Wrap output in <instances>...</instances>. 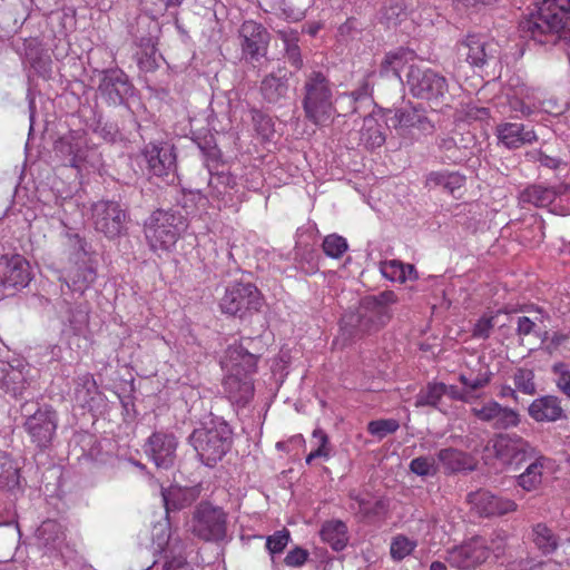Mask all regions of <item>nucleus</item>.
Here are the masks:
<instances>
[{
    "mask_svg": "<svg viewBox=\"0 0 570 570\" xmlns=\"http://www.w3.org/2000/svg\"><path fill=\"white\" fill-rule=\"evenodd\" d=\"M253 343V338L246 337L238 343L230 344L222 361V365L227 372L223 380L224 393L233 404L239 406L248 404L254 396L252 375L257 370L261 354L249 351Z\"/></svg>",
    "mask_w": 570,
    "mask_h": 570,
    "instance_id": "f257e3e1",
    "label": "nucleus"
},
{
    "mask_svg": "<svg viewBox=\"0 0 570 570\" xmlns=\"http://www.w3.org/2000/svg\"><path fill=\"white\" fill-rule=\"evenodd\" d=\"M399 303L393 291L363 297L354 311L343 314L340 331L345 341L361 340L381 331L392 318L391 306Z\"/></svg>",
    "mask_w": 570,
    "mask_h": 570,
    "instance_id": "f03ea898",
    "label": "nucleus"
},
{
    "mask_svg": "<svg viewBox=\"0 0 570 570\" xmlns=\"http://www.w3.org/2000/svg\"><path fill=\"white\" fill-rule=\"evenodd\" d=\"M337 101L341 99L334 98V86L324 71L304 72L302 108L306 120L317 127L328 126L335 117L342 116L336 108Z\"/></svg>",
    "mask_w": 570,
    "mask_h": 570,
    "instance_id": "7ed1b4c3",
    "label": "nucleus"
},
{
    "mask_svg": "<svg viewBox=\"0 0 570 570\" xmlns=\"http://www.w3.org/2000/svg\"><path fill=\"white\" fill-rule=\"evenodd\" d=\"M521 38L535 45L553 46L561 39H570V21L556 0H542L537 10L519 23Z\"/></svg>",
    "mask_w": 570,
    "mask_h": 570,
    "instance_id": "20e7f679",
    "label": "nucleus"
},
{
    "mask_svg": "<svg viewBox=\"0 0 570 570\" xmlns=\"http://www.w3.org/2000/svg\"><path fill=\"white\" fill-rule=\"evenodd\" d=\"M189 443L197 453L199 461L213 468L229 452L233 445V430L219 416L209 420L193 431Z\"/></svg>",
    "mask_w": 570,
    "mask_h": 570,
    "instance_id": "39448f33",
    "label": "nucleus"
},
{
    "mask_svg": "<svg viewBox=\"0 0 570 570\" xmlns=\"http://www.w3.org/2000/svg\"><path fill=\"white\" fill-rule=\"evenodd\" d=\"M23 429L39 449L51 445L58 428V414L51 405L28 400L20 405Z\"/></svg>",
    "mask_w": 570,
    "mask_h": 570,
    "instance_id": "423d86ee",
    "label": "nucleus"
},
{
    "mask_svg": "<svg viewBox=\"0 0 570 570\" xmlns=\"http://www.w3.org/2000/svg\"><path fill=\"white\" fill-rule=\"evenodd\" d=\"M187 228V219L180 210L157 209L145 225V236L153 250L169 249Z\"/></svg>",
    "mask_w": 570,
    "mask_h": 570,
    "instance_id": "0eeeda50",
    "label": "nucleus"
},
{
    "mask_svg": "<svg viewBox=\"0 0 570 570\" xmlns=\"http://www.w3.org/2000/svg\"><path fill=\"white\" fill-rule=\"evenodd\" d=\"M33 368L20 356L0 358V395L13 400L27 396L36 383Z\"/></svg>",
    "mask_w": 570,
    "mask_h": 570,
    "instance_id": "6e6552de",
    "label": "nucleus"
},
{
    "mask_svg": "<svg viewBox=\"0 0 570 570\" xmlns=\"http://www.w3.org/2000/svg\"><path fill=\"white\" fill-rule=\"evenodd\" d=\"M191 532L207 542H219L226 538L227 515L222 508L202 502L191 519Z\"/></svg>",
    "mask_w": 570,
    "mask_h": 570,
    "instance_id": "1a4fd4ad",
    "label": "nucleus"
},
{
    "mask_svg": "<svg viewBox=\"0 0 570 570\" xmlns=\"http://www.w3.org/2000/svg\"><path fill=\"white\" fill-rule=\"evenodd\" d=\"M409 90L415 98L440 100L449 90L444 76L431 68L411 65L406 75Z\"/></svg>",
    "mask_w": 570,
    "mask_h": 570,
    "instance_id": "9d476101",
    "label": "nucleus"
},
{
    "mask_svg": "<svg viewBox=\"0 0 570 570\" xmlns=\"http://www.w3.org/2000/svg\"><path fill=\"white\" fill-rule=\"evenodd\" d=\"M219 306L224 314L243 317L247 312L259 309L261 293L252 283L236 282L226 287Z\"/></svg>",
    "mask_w": 570,
    "mask_h": 570,
    "instance_id": "9b49d317",
    "label": "nucleus"
},
{
    "mask_svg": "<svg viewBox=\"0 0 570 570\" xmlns=\"http://www.w3.org/2000/svg\"><path fill=\"white\" fill-rule=\"evenodd\" d=\"M495 458L503 464L520 468L537 455L538 449L517 433H499L493 439Z\"/></svg>",
    "mask_w": 570,
    "mask_h": 570,
    "instance_id": "f8f14e48",
    "label": "nucleus"
},
{
    "mask_svg": "<svg viewBox=\"0 0 570 570\" xmlns=\"http://www.w3.org/2000/svg\"><path fill=\"white\" fill-rule=\"evenodd\" d=\"M91 220L97 232L114 239L125 232L126 213L114 200H99L91 206Z\"/></svg>",
    "mask_w": 570,
    "mask_h": 570,
    "instance_id": "ddd939ff",
    "label": "nucleus"
},
{
    "mask_svg": "<svg viewBox=\"0 0 570 570\" xmlns=\"http://www.w3.org/2000/svg\"><path fill=\"white\" fill-rule=\"evenodd\" d=\"M238 39L243 57L254 62L266 56L271 35L262 23L246 20L238 30Z\"/></svg>",
    "mask_w": 570,
    "mask_h": 570,
    "instance_id": "4468645a",
    "label": "nucleus"
},
{
    "mask_svg": "<svg viewBox=\"0 0 570 570\" xmlns=\"http://www.w3.org/2000/svg\"><path fill=\"white\" fill-rule=\"evenodd\" d=\"M490 549L482 537H473L448 550L446 562L458 569H473L489 558Z\"/></svg>",
    "mask_w": 570,
    "mask_h": 570,
    "instance_id": "2eb2a0df",
    "label": "nucleus"
},
{
    "mask_svg": "<svg viewBox=\"0 0 570 570\" xmlns=\"http://www.w3.org/2000/svg\"><path fill=\"white\" fill-rule=\"evenodd\" d=\"M177 438L169 432L155 431L146 441L144 451L158 469L168 470L174 466Z\"/></svg>",
    "mask_w": 570,
    "mask_h": 570,
    "instance_id": "dca6fc26",
    "label": "nucleus"
},
{
    "mask_svg": "<svg viewBox=\"0 0 570 570\" xmlns=\"http://www.w3.org/2000/svg\"><path fill=\"white\" fill-rule=\"evenodd\" d=\"M459 50L472 67H483L500 57L499 43L481 35H468Z\"/></svg>",
    "mask_w": 570,
    "mask_h": 570,
    "instance_id": "f3484780",
    "label": "nucleus"
},
{
    "mask_svg": "<svg viewBox=\"0 0 570 570\" xmlns=\"http://www.w3.org/2000/svg\"><path fill=\"white\" fill-rule=\"evenodd\" d=\"M466 501L480 517L484 518L502 517L518 510L515 501L495 495L485 489L470 492L466 495Z\"/></svg>",
    "mask_w": 570,
    "mask_h": 570,
    "instance_id": "a211bd4d",
    "label": "nucleus"
},
{
    "mask_svg": "<svg viewBox=\"0 0 570 570\" xmlns=\"http://www.w3.org/2000/svg\"><path fill=\"white\" fill-rule=\"evenodd\" d=\"M131 90L132 86L121 69L114 68L100 72L98 92L108 105H122Z\"/></svg>",
    "mask_w": 570,
    "mask_h": 570,
    "instance_id": "6ab92c4d",
    "label": "nucleus"
},
{
    "mask_svg": "<svg viewBox=\"0 0 570 570\" xmlns=\"http://www.w3.org/2000/svg\"><path fill=\"white\" fill-rule=\"evenodd\" d=\"M141 154L148 165L149 171L158 177L169 176L175 174L176 153L174 145L165 141H150L145 145Z\"/></svg>",
    "mask_w": 570,
    "mask_h": 570,
    "instance_id": "aec40b11",
    "label": "nucleus"
},
{
    "mask_svg": "<svg viewBox=\"0 0 570 570\" xmlns=\"http://www.w3.org/2000/svg\"><path fill=\"white\" fill-rule=\"evenodd\" d=\"M383 117L385 125L396 130L416 128L422 132H432L434 128L432 121L426 116L425 109L421 106L387 109Z\"/></svg>",
    "mask_w": 570,
    "mask_h": 570,
    "instance_id": "412c9836",
    "label": "nucleus"
},
{
    "mask_svg": "<svg viewBox=\"0 0 570 570\" xmlns=\"http://www.w3.org/2000/svg\"><path fill=\"white\" fill-rule=\"evenodd\" d=\"M471 413L481 422L489 423L494 430L517 428L521 422L518 411L502 406L494 400L488 401L481 406L472 407Z\"/></svg>",
    "mask_w": 570,
    "mask_h": 570,
    "instance_id": "4be33fe9",
    "label": "nucleus"
},
{
    "mask_svg": "<svg viewBox=\"0 0 570 570\" xmlns=\"http://www.w3.org/2000/svg\"><path fill=\"white\" fill-rule=\"evenodd\" d=\"M31 279L28 261L19 255H4L0 258V285L6 288L26 287Z\"/></svg>",
    "mask_w": 570,
    "mask_h": 570,
    "instance_id": "5701e85b",
    "label": "nucleus"
},
{
    "mask_svg": "<svg viewBox=\"0 0 570 570\" xmlns=\"http://www.w3.org/2000/svg\"><path fill=\"white\" fill-rule=\"evenodd\" d=\"M350 510L362 520L377 518L385 514L389 510V500L384 497H374L370 492L351 491Z\"/></svg>",
    "mask_w": 570,
    "mask_h": 570,
    "instance_id": "b1692460",
    "label": "nucleus"
},
{
    "mask_svg": "<svg viewBox=\"0 0 570 570\" xmlns=\"http://www.w3.org/2000/svg\"><path fill=\"white\" fill-rule=\"evenodd\" d=\"M529 416L538 423H552L567 419L561 400L556 395H542L528 406Z\"/></svg>",
    "mask_w": 570,
    "mask_h": 570,
    "instance_id": "393cba45",
    "label": "nucleus"
},
{
    "mask_svg": "<svg viewBox=\"0 0 570 570\" xmlns=\"http://www.w3.org/2000/svg\"><path fill=\"white\" fill-rule=\"evenodd\" d=\"M499 142L508 149H517L525 145H532L538 140L533 129H528L523 124L502 122L495 128Z\"/></svg>",
    "mask_w": 570,
    "mask_h": 570,
    "instance_id": "a878e982",
    "label": "nucleus"
},
{
    "mask_svg": "<svg viewBox=\"0 0 570 570\" xmlns=\"http://www.w3.org/2000/svg\"><path fill=\"white\" fill-rule=\"evenodd\" d=\"M436 458L445 474L472 472L476 468V461L471 454L455 448L441 449Z\"/></svg>",
    "mask_w": 570,
    "mask_h": 570,
    "instance_id": "bb28decb",
    "label": "nucleus"
},
{
    "mask_svg": "<svg viewBox=\"0 0 570 570\" xmlns=\"http://www.w3.org/2000/svg\"><path fill=\"white\" fill-rule=\"evenodd\" d=\"M549 461V458L538 450L537 455L531 458L525 470L517 476V484L527 492L539 490L542 485L543 470Z\"/></svg>",
    "mask_w": 570,
    "mask_h": 570,
    "instance_id": "cd10ccee",
    "label": "nucleus"
},
{
    "mask_svg": "<svg viewBox=\"0 0 570 570\" xmlns=\"http://www.w3.org/2000/svg\"><path fill=\"white\" fill-rule=\"evenodd\" d=\"M271 72L266 75L259 86L263 99L268 104H279L284 100L288 92V78L286 75Z\"/></svg>",
    "mask_w": 570,
    "mask_h": 570,
    "instance_id": "c85d7f7f",
    "label": "nucleus"
},
{
    "mask_svg": "<svg viewBox=\"0 0 570 570\" xmlns=\"http://www.w3.org/2000/svg\"><path fill=\"white\" fill-rule=\"evenodd\" d=\"M370 77L371 75L367 73L362 81L360 82L358 87L348 92V94H341L338 96V99L341 101H344L347 104V109L342 112V116H346L348 114L358 112L360 109L364 107H371L373 99H372V85L370 83Z\"/></svg>",
    "mask_w": 570,
    "mask_h": 570,
    "instance_id": "c756f323",
    "label": "nucleus"
},
{
    "mask_svg": "<svg viewBox=\"0 0 570 570\" xmlns=\"http://www.w3.org/2000/svg\"><path fill=\"white\" fill-rule=\"evenodd\" d=\"M563 193L561 187H544L542 185H531L524 188L519 200L522 204L533 205L535 207H547L551 205L557 196Z\"/></svg>",
    "mask_w": 570,
    "mask_h": 570,
    "instance_id": "7c9ffc66",
    "label": "nucleus"
},
{
    "mask_svg": "<svg viewBox=\"0 0 570 570\" xmlns=\"http://www.w3.org/2000/svg\"><path fill=\"white\" fill-rule=\"evenodd\" d=\"M320 535L334 551H342L348 542V530L345 522L330 520L323 523Z\"/></svg>",
    "mask_w": 570,
    "mask_h": 570,
    "instance_id": "2f4dec72",
    "label": "nucleus"
},
{
    "mask_svg": "<svg viewBox=\"0 0 570 570\" xmlns=\"http://www.w3.org/2000/svg\"><path fill=\"white\" fill-rule=\"evenodd\" d=\"M465 184V176L459 171L440 170L431 171L426 175L425 185L429 188H442L448 193H454L461 189Z\"/></svg>",
    "mask_w": 570,
    "mask_h": 570,
    "instance_id": "473e14b6",
    "label": "nucleus"
},
{
    "mask_svg": "<svg viewBox=\"0 0 570 570\" xmlns=\"http://www.w3.org/2000/svg\"><path fill=\"white\" fill-rule=\"evenodd\" d=\"M20 468L4 451H0V490L20 489Z\"/></svg>",
    "mask_w": 570,
    "mask_h": 570,
    "instance_id": "72a5a7b5",
    "label": "nucleus"
},
{
    "mask_svg": "<svg viewBox=\"0 0 570 570\" xmlns=\"http://www.w3.org/2000/svg\"><path fill=\"white\" fill-rule=\"evenodd\" d=\"M37 537L48 550L59 549L66 539L63 527L56 520L43 521L37 530Z\"/></svg>",
    "mask_w": 570,
    "mask_h": 570,
    "instance_id": "f704fd0d",
    "label": "nucleus"
},
{
    "mask_svg": "<svg viewBox=\"0 0 570 570\" xmlns=\"http://www.w3.org/2000/svg\"><path fill=\"white\" fill-rule=\"evenodd\" d=\"M531 539L543 554H551L559 547V537L543 522L532 525Z\"/></svg>",
    "mask_w": 570,
    "mask_h": 570,
    "instance_id": "c9c22d12",
    "label": "nucleus"
},
{
    "mask_svg": "<svg viewBox=\"0 0 570 570\" xmlns=\"http://www.w3.org/2000/svg\"><path fill=\"white\" fill-rule=\"evenodd\" d=\"M413 55V51L405 48H397L394 51L387 52L381 62L380 72L385 76L392 73L401 79L400 72L409 59H412Z\"/></svg>",
    "mask_w": 570,
    "mask_h": 570,
    "instance_id": "e433bc0d",
    "label": "nucleus"
},
{
    "mask_svg": "<svg viewBox=\"0 0 570 570\" xmlns=\"http://www.w3.org/2000/svg\"><path fill=\"white\" fill-rule=\"evenodd\" d=\"M361 142L370 149L381 147L385 141L382 126L373 116H365L360 131Z\"/></svg>",
    "mask_w": 570,
    "mask_h": 570,
    "instance_id": "4c0bfd02",
    "label": "nucleus"
},
{
    "mask_svg": "<svg viewBox=\"0 0 570 570\" xmlns=\"http://www.w3.org/2000/svg\"><path fill=\"white\" fill-rule=\"evenodd\" d=\"M151 541L155 546V550L164 552L165 557L174 556V547L171 543L170 523L168 520L157 522L151 529Z\"/></svg>",
    "mask_w": 570,
    "mask_h": 570,
    "instance_id": "58836bf2",
    "label": "nucleus"
},
{
    "mask_svg": "<svg viewBox=\"0 0 570 570\" xmlns=\"http://www.w3.org/2000/svg\"><path fill=\"white\" fill-rule=\"evenodd\" d=\"M98 391L97 383L90 373L80 375L76 380L75 397L81 406L89 405Z\"/></svg>",
    "mask_w": 570,
    "mask_h": 570,
    "instance_id": "ea45409f",
    "label": "nucleus"
},
{
    "mask_svg": "<svg viewBox=\"0 0 570 570\" xmlns=\"http://www.w3.org/2000/svg\"><path fill=\"white\" fill-rule=\"evenodd\" d=\"M405 16L404 0H387L380 11V23L386 28L396 27Z\"/></svg>",
    "mask_w": 570,
    "mask_h": 570,
    "instance_id": "a19ab883",
    "label": "nucleus"
},
{
    "mask_svg": "<svg viewBox=\"0 0 570 570\" xmlns=\"http://www.w3.org/2000/svg\"><path fill=\"white\" fill-rule=\"evenodd\" d=\"M444 383L430 382L415 396L414 405L416 407L433 406L436 407L444 395Z\"/></svg>",
    "mask_w": 570,
    "mask_h": 570,
    "instance_id": "79ce46f5",
    "label": "nucleus"
},
{
    "mask_svg": "<svg viewBox=\"0 0 570 570\" xmlns=\"http://www.w3.org/2000/svg\"><path fill=\"white\" fill-rule=\"evenodd\" d=\"M512 381L518 392L530 396L537 393L535 374L532 368H515L512 374Z\"/></svg>",
    "mask_w": 570,
    "mask_h": 570,
    "instance_id": "37998d69",
    "label": "nucleus"
},
{
    "mask_svg": "<svg viewBox=\"0 0 570 570\" xmlns=\"http://www.w3.org/2000/svg\"><path fill=\"white\" fill-rule=\"evenodd\" d=\"M409 470L417 476H434L439 472V465L434 456L421 455L410 462Z\"/></svg>",
    "mask_w": 570,
    "mask_h": 570,
    "instance_id": "c03bdc74",
    "label": "nucleus"
},
{
    "mask_svg": "<svg viewBox=\"0 0 570 570\" xmlns=\"http://www.w3.org/2000/svg\"><path fill=\"white\" fill-rule=\"evenodd\" d=\"M161 498L167 514L186 505L185 493L179 487L161 488Z\"/></svg>",
    "mask_w": 570,
    "mask_h": 570,
    "instance_id": "a18cd8bd",
    "label": "nucleus"
},
{
    "mask_svg": "<svg viewBox=\"0 0 570 570\" xmlns=\"http://www.w3.org/2000/svg\"><path fill=\"white\" fill-rule=\"evenodd\" d=\"M493 373L489 370L479 373L475 377H468L465 374H460L459 381L469 391L470 396L475 399L478 390L488 386L492 380Z\"/></svg>",
    "mask_w": 570,
    "mask_h": 570,
    "instance_id": "49530a36",
    "label": "nucleus"
},
{
    "mask_svg": "<svg viewBox=\"0 0 570 570\" xmlns=\"http://www.w3.org/2000/svg\"><path fill=\"white\" fill-rule=\"evenodd\" d=\"M250 116L257 135L263 139H269L275 131L272 118L256 108L250 109Z\"/></svg>",
    "mask_w": 570,
    "mask_h": 570,
    "instance_id": "de8ad7c7",
    "label": "nucleus"
},
{
    "mask_svg": "<svg viewBox=\"0 0 570 570\" xmlns=\"http://www.w3.org/2000/svg\"><path fill=\"white\" fill-rule=\"evenodd\" d=\"M399 428L400 423L395 419H380L368 422L367 432L379 440H382L386 435L395 433Z\"/></svg>",
    "mask_w": 570,
    "mask_h": 570,
    "instance_id": "09e8293b",
    "label": "nucleus"
},
{
    "mask_svg": "<svg viewBox=\"0 0 570 570\" xmlns=\"http://www.w3.org/2000/svg\"><path fill=\"white\" fill-rule=\"evenodd\" d=\"M324 253L332 258H340L348 248L344 237L336 234L328 235L322 244Z\"/></svg>",
    "mask_w": 570,
    "mask_h": 570,
    "instance_id": "8fccbe9b",
    "label": "nucleus"
},
{
    "mask_svg": "<svg viewBox=\"0 0 570 570\" xmlns=\"http://www.w3.org/2000/svg\"><path fill=\"white\" fill-rule=\"evenodd\" d=\"M282 38L285 43L284 57L292 67H294L296 70H301L304 63L301 48L297 45V41L295 39H289L285 32H282Z\"/></svg>",
    "mask_w": 570,
    "mask_h": 570,
    "instance_id": "3c124183",
    "label": "nucleus"
},
{
    "mask_svg": "<svg viewBox=\"0 0 570 570\" xmlns=\"http://www.w3.org/2000/svg\"><path fill=\"white\" fill-rule=\"evenodd\" d=\"M94 132L109 144H116L124 139L116 124L102 121L101 119H98Z\"/></svg>",
    "mask_w": 570,
    "mask_h": 570,
    "instance_id": "603ef678",
    "label": "nucleus"
},
{
    "mask_svg": "<svg viewBox=\"0 0 570 570\" xmlns=\"http://www.w3.org/2000/svg\"><path fill=\"white\" fill-rule=\"evenodd\" d=\"M558 390L570 399V370L563 362L554 363L551 367Z\"/></svg>",
    "mask_w": 570,
    "mask_h": 570,
    "instance_id": "864d4df0",
    "label": "nucleus"
},
{
    "mask_svg": "<svg viewBox=\"0 0 570 570\" xmlns=\"http://www.w3.org/2000/svg\"><path fill=\"white\" fill-rule=\"evenodd\" d=\"M416 543L405 535H397L393 539L390 548L391 557L394 560H402L415 549Z\"/></svg>",
    "mask_w": 570,
    "mask_h": 570,
    "instance_id": "5fc2aeb1",
    "label": "nucleus"
},
{
    "mask_svg": "<svg viewBox=\"0 0 570 570\" xmlns=\"http://www.w3.org/2000/svg\"><path fill=\"white\" fill-rule=\"evenodd\" d=\"M381 273L392 282L404 283L409 278L403 269V263L396 259L383 262L381 264Z\"/></svg>",
    "mask_w": 570,
    "mask_h": 570,
    "instance_id": "6e6d98bb",
    "label": "nucleus"
},
{
    "mask_svg": "<svg viewBox=\"0 0 570 570\" xmlns=\"http://www.w3.org/2000/svg\"><path fill=\"white\" fill-rule=\"evenodd\" d=\"M184 0H158L150 3L146 0L142 2V10L154 20L164 16L169 8L179 7Z\"/></svg>",
    "mask_w": 570,
    "mask_h": 570,
    "instance_id": "4d7b16f0",
    "label": "nucleus"
},
{
    "mask_svg": "<svg viewBox=\"0 0 570 570\" xmlns=\"http://www.w3.org/2000/svg\"><path fill=\"white\" fill-rule=\"evenodd\" d=\"M291 535L286 529L276 531L274 534L267 537L266 548L271 554L281 553L287 547Z\"/></svg>",
    "mask_w": 570,
    "mask_h": 570,
    "instance_id": "13d9d810",
    "label": "nucleus"
},
{
    "mask_svg": "<svg viewBox=\"0 0 570 570\" xmlns=\"http://www.w3.org/2000/svg\"><path fill=\"white\" fill-rule=\"evenodd\" d=\"M137 63L142 71H154L157 67V49L138 50L136 52Z\"/></svg>",
    "mask_w": 570,
    "mask_h": 570,
    "instance_id": "bf43d9fd",
    "label": "nucleus"
},
{
    "mask_svg": "<svg viewBox=\"0 0 570 570\" xmlns=\"http://www.w3.org/2000/svg\"><path fill=\"white\" fill-rule=\"evenodd\" d=\"M163 570H195L194 567L187 562L186 558L178 553L177 556H166Z\"/></svg>",
    "mask_w": 570,
    "mask_h": 570,
    "instance_id": "052dcab7",
    "label": "nucleus"
},
{
    "mask_svg": "<svg viewBox=\"0 0 570 570\" xmlns=\"http://www.w3.org/2000/svg\"><path fill=\"white\" fill-rule=\"evenodd\" d=\"M307 550L296 547L286 554L284 562L288 567H302L307 561Z\"/></svg>",
    "mask_w": 570,
    "mask_h": 570,
    "instance_id": "680f3d73",
    "label": "nucleus"
},
{
    "mask_svg": "<svg viewBox=\"0 0 570 570\" xmlns=\"http://www.w3.org/2000/svg\"><path fill=\"white\" fill-rule=\"evenodd\" d=\"M493 326V317L483 316L475 323L473 328V336L488 338Z\"/></svg>",
    "mask_w": 570,
    "mask_h": 570,
    "instance_id": "e2e57ef3",
    "label": "nucleus"
},
{
    "mask_svg": "<svg viewBox=\"0 0 570 570\" xmlns=\"http://www.w3.org/2000/svg\"><path fill=\"white\" fill-rule=\"evenodd\" d=\"M509 106L511 111L515 112V115H513L515 118L528 117L533 112L531 106L527 105L523 100L517 97H511L509 99Z\"/></svg>",
    "mask_w": 570,
    "mask_h": 570,
    "instance_id": "0e129e2a",
    "label": "nucleus"
},
{
    "mask_svg": "<svg viewBox=\"0 0 570 570\" xmlns=\"http://www.w3.org/2000/svg\"><path fill=\"white\" fill-rule=\"evenodd\" d=\"M444 395H448L452 400L462 401L465 403H470L472 397L469 394V391L463 386V389H459L455 385H446L444 384Z\"/></svg>",
    "mask_w": 570,
    "mask_h": 570,
    "instance_id": "69168bd1",
    "label": "nucleus"
},
{
    "mask_svg": "<svg viewBox=\"0 0 570 570\" xmlns=\"http://www.w3.org/2000/svg\"><path fill=\"white\" fill-rule=\"evenodd\" d=\"M330 440L322 435V445H318L314 451H312L305 459L307 464H311L315 459L324 458L328 459L331 454V448L328 445Z\"/></svg>",
    "mask_w": 570,
    "mask_h": 570,
    "instance_id": "338daca9",
    "label": "nucleus"
},
{
    "mask_svg": "<svg viewBox=\"0 0 570 570\" xmlns=\"http://www.w3.org/2000/svg\"><path fill=\"white\" fill-rule=\"evenodd\" d=\"M535 322L528 316H520L517 320V334L519 336H527L534 333Z\"/></svg>",
    "mask_w": 570,
    "mask_h": 570,
    "instance_id": "774afa93",
    "label": "nucleus"
}]
</instances>
